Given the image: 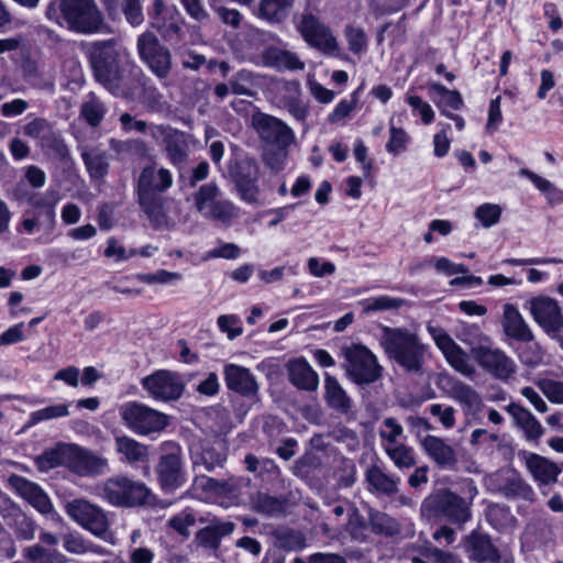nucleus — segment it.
Listing matches in <instances>:
<instances>
[{"instance_id":"f257e3e1","label":"nucleus","mask_w":563,"mask_h":563,"mask_svg":"<svg viewBox=\"0 0 563 563\" xmlns=\"http://www.w3.org/2000/svg\"><path fill=\"white\" fill-rule=\"evenodd\" d=\"M174 185L169 169L151 164L142 168L135 185V192L141 210L146 214L153 228H172L175 221L168 214V203L164 196Z\"/></svg>"},{"instance_id":"f03ea898","label":"nucleus","mask_w":563,"mask_h":563,"mask_svg":"<svg viewBox=\"0 0 563 563\" xmlns=\"http://www.w3.org/2000/svg\"><path fill=\"white\" fill-rule=\"evenodd\" d=\"M90 64L96 80L113 95L129 87L135 70L128 49L113 38L93 43Z\"/></svg>"},{"instance_id":"7ed1b4c3","label":"nucleus","mask_w":563,"mask_h":563,"mask_svg":"<svg viewBox=\"0 0 563 563\" xmlns=\"http://www.w3.org/2000/svg\"><path fill=\"white\" fill-rule=\"evenodd\" d=\"M379 344L386 355L406 373H423L427 345L422 343L417 332L407 328L383 327Z\"/></svg>"},{"instance_id":"20e7f679","label":"nucleus","mask_w":563,"mask_h":563,"mask_svg":"<svg viewBox=\"0 0 563 563\" xmlns=\"http://www.w3.org/2000/svg\"><path fill=\"white\" fill-rule=\"evenodd\" d=\"M477 488L473 481L467 483V497H462L449 488L438 489L423 499L421 516L427 519L445 518L460 527L472 518L473 499Z\"/></svg>"},{"instance_id":"39448f33","label":"nucleus","mask_w":563,"mask_h":563,"mask_svg":"<svg viewBox=\"0 0 563 563\" xmlns=\"http://www.w3.org/2000/svg\"><path fill=\"white\" fill-rule=\"evenodd\" d=\"M99 496L112 506L130 508L148 504L152 493L142 482L128 476H114L99 487Z\"/></svg>"},{"instance_id":"423d86ee","label":"nucleus","mask_w":563,"mask_h":563,"mask_svg":"<svg viewBox=\"0 0 563 563\" xmlns=\"http://www.w3.org/2000/svg\"><path fill=\"white\" fill-rule=\"evenodd\" d=\"M194 206L205 219L229 225L239 217V208L228 199L221 198L216 183L201 185L192 194Z\"/></svg>"},{"instance_id":"0eeeda50","label":"nucleus","mask_w":563,"mask_h":563,"mask_svg":"<svg viewBox=\"0 0 563 563\" xmlns=\"http://www.w3.org/2000/svg\"><path fill=\"white\" fill-rule=\"evenodd\" d=\"M345 358L346 376L357 385H369L383 375V366L372 351L363 344H351L341 349Z\"/></svg>"},{"instance_id":"6e6552de","label":"nucleus","mask_w":563,"mask_h":563,"mask_svg":"<svg viewBox=\"0 0 563 563\" xmlns=\"http://www.w3.org/2000/svg\"><path fill=\"white\" fill-rule=\"evenodd\" d=\"M60 200L57 190L33 192L27 198L29 209L20 225L27 234H33L41 228L52 231L56 224V206Z\"/></svg>"},{"instance_id":"1a4fd4ad","label":"nucleus","mask_w":563,"mask_h":563,"mask_svg":"<svg viewBox=\"0 0 563 563\" xmlns=\"http://www.w3.org/2000/svg\"><path fill=\"white\" fill-rule=\"evenodd\" d=\"M161 455L155 466L157 483L167 494L175 493L186 483V470L183 450L176 442L167 441L161 445Z\"/></svg>"},{"instance_id":"9d476101","label":"nucleus","mask_w":563,"mask_h":563,"mask_svg":"<svg viewBox=\"0 0 563 563\" xmlns=\"http://www.w3.org/2000/svg\"><path fill=\"white\" fill-rule=\"evenodd\" d=\"M59 11L67 27L76 33H96L103 23L102 12L95 0H60Z\"/></svg>"},{"instance_id":"9b49d317","label":"nucleus","mask_w":563,"mask_h":563,"mask_svg":"<svg viewBox=\"0 0 563 563\" xmlns=\"http://www.w3.org/2000/svg\"><path fill=\"white\" fill-rule=\"evenodd\" d=\"M123 423L140 435L163 431L168 424L167 415L137 401H129L120 407Z\"/></svg>"},{"instance_id":"f8f14e48","label":"nucleus","mask_w":563,"mask_h":563,"mask_svg":"<svg viewBox=\"0 0 563 563\" xmlns=\"http://www.w3.org/2000/svg\"><path fill=\"white\" fill-rule=\"evenodd\" d=\"M437 347L442 352L450 366L465 377L473 378L476 375V367L470 355L452 339L442 328L432 324L427 325Z\"/></svg>"},{"instance_id":"ddd939ff","label":"nucleus","mask_w":563,"mask_h":563,"mask_svg":"<svg viewBox=\"0 0 563 563\" xmlns=\"http://www.w3.org/2000/svg\"><path fill=\"white\" fill-rule=\"evenodd\" d=\"M66 514L93 536L103 538L109 530V520L104 510L90 501L76 498L65 504Z\"/></svg>"},{"instance_id":"4468645a","label":"nucleus","mask_w":563,"mask_h":563,"mask_svg":"<svg viewBox=\"0 0 563 563\" xmlns=\"http://www.w3.org/2000/svg\"><path fill=\"white\" fill-rule=\"evenodd\" d=\"M139 55L150 69L159 78H166L172 67L169 49L162 45L152 32H144L137 37Z\"/></svg>"},{"instance_id":"2eb2a0df","label":"nucleus","mask_w":563,"mask_h":563,"mask_svg":"<svg viewBox=\"0 0 563 563\" xmlns=\"http://www.w3.org/2000/svg\"><path fill=\"white\" fill-rule=\"evenodd\" d=\"M142 386L153 399L164 402L179 399L185 389L181 376L167 369H159L144 377Z\"/></svg>"},{"instance_id":"dca6fc26","label":"nucleus","mask_w":563,"mask_h":563,"mask_svg":"<svg viewBox=\"0 0 563 563\" xmlns=\"http://www.w3.org/2000/svg\"><path fill=\"white\" fill-rule=\"evenodd\" d=\"M252 123L260 139L269 146H289L295 141L292 130L273 115L256 113Z\"/></svg>"},{"instance_id":"f3484780","label":"nucleus","mask_w":563,"mask_h":563,"mask_svg":"<svg viewBox=\"0 0 563 563\" xmlns=\"http://www.w3.org/2000/svg\"><path fill=\"white\" fill-rule=\"evenodd\" d=\"M238 194L247 203L257 202L260 166L253 157L239 161L231 172Z\"/></svg>"},{"instance_id":"a211bd4d","label":"nucleus","mask_w":563,"mask_h":563,"mask_svg":"<svg viewBox=\"0 0 563 563\" xmlns=\"http://www.w3.org/2000/svg\"><path fill=\"white\" fill-rule=\"evenodd\" d=\"M488 487L507 499H519L532 503L534 492L532 487L512 471H500L489 476Z\"/></svg>"},{"instance_id":"6ab92c4d","label":"nucleus","mask_w":563,"mask_h":563,"mask_svg":"<svg viewBox=\"0 0 563 563\" xmlns=\"http://www.w3.org/2000/svg\"><path fill=\"white\" fill-rule=\"evenodd\" d=\"M297 27L310 46L322 51L324 54H333L336 51L338 42L331 30L313 14H302Z\"/></svg>"},{"instance_id":"aec40b11","label":"nucleus","mask_w":563,"mask_h":563,"mask_svg":"<svg viewBox=\"0 0 563 563\" xmlns=\"http://www.w3.org/2000/svg\"><path fill=\"white\" fill-rule=\"evenodd\" d=\"M478 366L493 376L495 379L508 382L517 371L515 361L499 347H493V344L474 357Z\"/></svg>"},{"instance_id":"412c9836","label":"nucleus","mask_w":563,"mask_h":563,"mask_svg":"<svg viewBox=\"0 0 563 563\" xmlns=\"http://www.w3.org/2000/svg\"><path fill=\"white\" fill-rule=\"evenodd\" d=\"M528 309L533 320L545 333L563 328V313L558 301L548 296H537L528 301Z\"/></svg>"},{"instance_id":"4be33fe9","label":"nucleus","mask_w":563,"mask_h":563,"mask_svg":"<svg viewBox=\"0 0 563 563\" xmlns=\"http://www.w3.org/2000/svg\"><path fill=\"white\" fill-rule=\"evenodd\" d=\"M107 465L106 459L76 444H68L66 467L71 472L81 476L97 475L101 474Z\"/></svg>"},{"instance_id":"5701e85b","label":"nucleus","mask_w":563,"mask_h":563,"mask_svg":"<svg viewBox=\"0 0 563 563\" xmlns=\"http://www.w3.org/2000/svg\"><path fill=\"white\" fill-rule=\"evenodd\" d=\"M227 387L244 397H255L260 386L246 367L236 364H227L223 368Z\"/></svg>"},{"instance_id":"b1692460","label":"nucleus","mask_w":563,"mask_h":563,"mask_svg":"<svg viewBox=\"0 0 563 563\" xmlns=\"http://www.w3.org/2000/svg\"><path fill=\"white\" fill-rule=\"evenodd\" d=\"M421 446L439 468L455 470L457 454L444 439L428 434L421 440Z\"/></svg>"},{"instance_id":"393cba45","label":"nucleus","mask_w":563,"mask_h":563,"mask_svg":"<svg viewBox=\"0 0 563 563\" xmlns=\"http://www.w3.org/2000/svg\"><path fill=\"white\" fill-rule=\"evenodd\" d=\"M504 333L516 341L530 343L534 335L520 311L512 303L503 306L500 320Z\"/></svg>"},{"instance_id":"a878e982","label":"nucleus","mask_w":563,"mask_h":563,"mask_svg":"<svg viewBox=\"0 0 563 563\" xmlns=\"http://www.w3.org/2000/svg\"><path fill=\"white\" fill-rule=\"evenodd\" d=\"M194 465H203L207 471L222 466L227 456L221 440L200 441L190 449Z\"/></svg>"},{"instance_id":"bb28decb","label":"nucleus","mask_w":563,"mask_h":563,"mask_svg":"<svg viewBox=\"0 0 563 563\" xmlns=\"http://www.w3.org/2000/svg\"><path fill=\"white\" fill-rule=\"evenodd\" d=\"M0 511L3 518H12L10 526L14 529L16 539L31 541L35 537V525L21 509L9 498L0 499Z\"/></svg>"},{"instance_id":"cd10ccee","label":"nucleus","mask_w":563,"mask_h":563,"mask_svg":"<svg viewBox=\"0 0 563 563\" xmlns=\"http://www.w3.org/2000/svg\"><path fill=\"white\" fill-rule=\"evenodd\" d=\"M467 551L470 559L476 563H499L500 553L493 544L489 536L473 531L467 537Z\"/></svg>"},{"instance_id":"c85d7f7f","label":"nucleus","mask_w":563,"mask_h":563,"mask_svg":"<svg viewBox=\"0 0 563 563\" xmlns=\"http://www.w3.org/2000/svg\"><path fill=\"white\" fill-rule=\"evenodd\" d=\"M286 368L289 382L298 389L307 391L317 390L319 386L318 374L305 358L290 360Z\"/></svg>"},{"instance_id":"c756f323","label":"nucleus","mask_w":563,"mask_h":563,"mask_svg":"<svg viewBox=\"0 0 563 563\" xmlns=\"http://www.w3.org/2000/svg\"><path fill=\"white\" fill-rule=\"evenodd\" d=\"M365 479L368 484V490L384 496H394L398 493L400 478L386 473L377 464H373L366 468Z\"/></svg>"},{"instance_id":"7c9ffc66","label":"nucleus","mask_w":563,"mask_h":563,"mask_svg":"<svg viewBox=\"0 0 563 563\" xmlns=\"http://www.w3.org/2000/svg\"><path fill=\"white\" fill-rule=\"evenodd\" d=\"M234 527L232 521L212 518L205 528L197 532L196 541L206 549L218 550L222 538L231 534Z\"/></svg>"},{"instance_id":"2f4dec72","label":"nucleus","mask_w":563,"mask_h":563,"mask_svg":"<svg viewBox=\"0 0 563 563\" xmlns=\"http://www.w3.org/2000/svg\"><path fill=\"white\" fill-rule=\"evenodd\" d=\"M506 410L515 420L516 426L523 431L527 440L537 441L541 438L543 428L528 409L511 402L506 407Z\"/></svg>"},{"instance_id":"473e14b6","label":"nucleus","mask_w":563,"mask_h":563,"mask_svg":"<svg viewBox=\"0 0 563 563\" xmlns=\"http://www.w3.org/2000/svg\"><path fill=\"white\" fill-rule=\"evenodd\" d=\"M262 58L265 66L277 70H302L305 68V63L296 53L277 47L265 49Z\"/></svg>"},{"instance_id":"72a5a7b5","label":"nucleus","mask_w":563,"mask_h":563,"mask_svg":"<svg viewBox=\"0 0 563 563\" xmlns=\"http://www.w3.org/2000/svg\"><path fill=\"white\" fill-rule=\"evenodd\" d=\"M294 2L295 0H260L255 14L263 21L278 24L286 20Z\"/></svg>"},{"instance_id":"f704fd0d","label":"nucleus","mask_w":563,"mask_h":563,"mask_svg":"<svg viewBox=\"0 0 563 563\" xmlns=\"http://www.w3.org/2000/svg\"><path fill=\"white\" fill-rule=\"evenodd\" d=\"M324 389V399L330 408L342 415L351 411L352 401L335 377L325 375Z\"/></svg>"},{"instance_id":"c9c22d12","label":"nucleus","mask_w":563,"mask_h":563,"mask_svg":"<svg viewBox=\"0 0 563 563\" xmlns=\"http://www.w3.org/2000/svg\"><path fill=\"white\" fill-rule=\"evenodd\" d=\"M527 467L533 478L543 485L555 483L561 472L555 463L538 454H531L527 459Z\"/></svg>"},{"instance_id":"e433bc0d","label":"nucleus","mask_w":563,"mask_h":563,"mask_svg":"<svg viewBox=\"0 0 563 563\" xmlns=\"http://www.w3.org/2000/svg\"><path fill=\"white\" fill-rule=\"evenodd\" d=\"M115 450L130 464L148 460L147 446L126 435L115 438Z\"/></svg>"},{"instance_id":"4c0bfd02","label":"nucleus","mask_w":563,"mask_h":563,"mask_svg":"<svg viewBox=\"0 0 563 563\" xmlns=\"http://www.w3.org/2000/svg\"><path fill=\"white\" fill-rule=\"evenodd\" d=\"M81 157L91 178L101 179L108 174L109 159L106 151L100 147H85Z\"/></svg>"},{"instance_id":"58836bf2","label":"nucleus","mask_w":563,"mask_h":563,"mask_svg":"<svg viewBox=\"0 0 563 563\" xmlns=\"http://www.w3.org/2000/svg\"><path fill=\"white\" fill-rule=\"evenodd\" d=\"M457 339L468 346L470 354L474 358L485 346L493 344L489 335L485 334L476 324H465L457 334Z\"/></svg>"},{"instance_id":"ea45409f","label":"nucleus","mask_w":563,"mask_h":563,"mask_svg":"<svg viewBox=\"0 0 563 563\" xmlns=\"http://www.w3.org/2000/svg\"><path fill=\"white\" fill-rule=\"evenodd\" d=\"M274 545L283 551H300L307 541L302 532L288 527H278L272 531Z\"/></svg>"},{"instance_id":"a19ab883","label":"nucleus","mask_w":563,"mask_h":563,"mask_svg":"<svg viewBox=\"0 0 563 563\" xmlns=\"http://www.w3.org/2000/svg\"><path fill=\"white\" fill-rule=\"evenodd\" d=\"M164 143L169 162L180 167L188 158V143L185 134L174 130Z\"/></svg>"},{"instance_id":"79ce46f5","label":"nucleus","mask_w":563,"mask_h":563,"mask_svg":"<svg viewBox=\"0 0 563 563\" xmlns=\"http://www.w3.org/2000/svg\"><path fill=\"white\" fill-rule=\"evenodd\" d=\"M384 452L398 470H409L417 463L413 448L404 443L384 444Z\"/></svg>"},{"instance_id":"37998d69","label":"nucleus","mask_w":563,"mask_h":563,"mask_svg":"<svg viewBox=\"0 0 563 563\" xmlns=\"http://www.w3.org/2000/svg\"><path fill=\"white\" fill-rule=\"evenodd\" d=\"M253 510L264 516H279L285 512L286 503L284 499L258 492L252 499Z\"/></svg>"},{"instance_id":"c03bdc74","label":"nucleus","mask_w":563,"mask_h":563,"mask_svg":"<svg viewBox=\"0 0 563 563\" xmlns=\"http://www.w3.org/2000/svg\"><path fill=\"white\" fill-rule=\"evenodd\" d=\"M450 396L470 410L478 409L482 405L479 394L470 385L457 380H451Z\"/></svg>"},{"instance_id":"a18cd8bd","label":"nucleus","mask_w":563,"mask_h":563,"mask_svg":"<svg viewBox=\"0 0 563 563\" xmlns=\"http://www.w3.org/2000/svg\"><path fill=\"white\" fill-rule=\"evenodd\" d=\"M368 522L372 531L376 534L394 537L401 531L400 525L395 518L375 509H369Z\"/></svg>"},{"instance_id":"49530a36","label":"nucleus","mask_w":563,"mask_h":563,"mask_svg":"<svg viewBox=\"0 0 563 563\" xmlns=\"http://www.w3.org/2000/svg\"><path fill=\"white\" fill-rule=\"evenodd\" d=\"M69 443H59L54 449L43 452L35 459V464L41 472L49 471L57 466H66Z\"/></svg>"},{"instance_id":"de8ad7c7","label":"nucleus","mask_w":563,"mask_h":563,"mask_svg":"<svg viewBox=\"0 0 563 563\" xmlns=\"http://www.w3.org/2000/svg\"><path fill=\"white\" fill-rule=\"evenodd\" d=\"M27 563H64L65 559L56 550H48L41 544L29 545L22 551Z\"/></svg>"},{"instance_id":"09e8293b","label":"nucleus","mask_w":563,"mask_h":563,"mask_svg":"<svg viewBox=\"0 0 563 563\" xmlns=\"http://www.w3.org/2000/svg\"><path fill=\"white\" fill-rule=\"evenodd\" d=\"M80 114L90 126H98L106 114V106L91 93L89 99L82 103Z\"/></svg>"},{"instance_id":"8fccbe9b","label":"nucleus","mask_w":563,"mask_h":563,"mask_svg":"<svg viewBox=\"0 0 563 563\" xmlns=\"http://www.w3.org/2000/svg\"><path fill=\"white\" fill-rule=\"evenodd\" d=\"M68 415H69L68 405H66V404L51 405L45 408H42V409L31 412L29 420H27V427H32L42 421L67 417Z\"/></svg>"},{"instance_id":"3c124183","label":"nucleus","mask_w":563,"mask_h":563,"mask_svg":"<svg viewBox=\"0 0 563 563\" xmlns=\"http://www.w3.org/2000/svg\"><path fill=\"white\" fill-rule=\"evenodd\" d=\"M40 145L45 151L52 153L54 157L60 162H67L70 158L67 145L65 144L60 133L55 130L47 135Z\"/></svg>"},{"instance_id":"603ef678","label":"nucleus","mask_w":563,"mask_h":563,"mask_svg":"<svg viewBox=\"0 0 563 563\" xmlns=\"http://www.w3.org/2000/svg\"><path fill=\"white\" fill-rule=\"evenodd\" d=\"M288 146H271L263 152L265 166L274 173L284 169L288 158Z\"/></svg>"},{"instance_id":"864d4df0","label":"nucleus","mask_w":563,"mask_h":563,"mask_svg":"<svg viewBox=\"0 0 563 563\" xmlns=\"http://www.w3.org/2000/svg\"><path fill=\"white\" fill-rule=\"evenodd\" d=\"M255 76L252 71L242 69L230 79V88L234 95L253 97L252 90Z\"/></svg>"},{"instance_id":"5fc2aeb1","label":"nucleus","mask_w":563,"mask_h":563,"mask_svg":"<svg viewBox=\"0 0 563 563\" xmlns=\"http://www.w3.org/2000/svg\"><path fill=\"white\" fill-rule=\"evenodd\" d=\"M345 529L351 538L355 541H364L367 538V525L357 508H350L349 520Z\"/></svg>"},{"instance_id":"6e6d98bb","label":"nucleus","mask_w":563,"mask_h":563,"mask_svg":"<svg viewBox=\"0 0 563 563\" xmlns=\"http://www.w3.org/2000/svg\"><path fill=\"white\" fill-rule=\"evenodd\" d=\"M53 131V125L46 119L40 117L32 118L22 126L25 136L38 140L40 143Z\"/></svg>"},{"instance_id":"4d7b16f0","label":"nucleus","mask_w":563,"mask_h":563,"mask_svg":"<svg viewBox=\"0 0 563 563\" xmlns=\"http://www.w3.org/2000/svg\"><path fill=\"white\" fill-rule=\"evenodd\" d=\"M63 545L69 553L84 554L87 552L101 553V548L93 545L91 542L85 540L81 536L76 533H67L64 536Z\"/></svg>"},{"instance_id":"13d9d810","label":"nucleus","mask_w":563,"mask_h":563,"mask_svg":"<svg viewBox=\"0 0 563 563\" xmlns=\"http://www.w3.org/2000/svg\"><path fill=\"white\" fill-rule=\"evenodd\" d=\"M434 103L439 108L441 114L451 117L450 111L460 110L463 107V99L457 90H448L442 97L434 98Z\"/></svg>"},{"instance_id":"bf43d9fd","label":"nucleus","mask_w":563,"mask_h":563,"mask_svg":"<svg viewBox=\"0 0 563 563\" xmlns=\"http://www.w3.org/2000/svg\"><path fill=\"white\" fill-rule=\"evenodd\" d=\"M389 134L386 150L393 155H398L406 150L409 136L404 129L395 126L394 118L390 119Z\"/></svg>"},{"instance_id":"052dcab7","label":"nucleus","mask_w":563,"mask_h":563,"mask_svg":"<svg viewBox=\"0 0 563 563\" xmlns=\"http://www.w3.org/2000/svg\"><path fill=\"white\" fill-rule=\"evenodd\" d=\"M109 147L121 158H123L128 154H143L146 151L144 142L140 140L121 141L117 139H111L109 141Z\"/></svg>"},{"instance_id":"680f3d73","label":"nucleus","mask_w":563,"mask_h":563,"mask_svg":"<svg viewBox=\"0 0 563 563\" xmlns=\"http://www.w3.org/2000/svg\"><path fill=\"white\" fill-rule=\"evenodd\" d=\"M404 302L405 300L401 298L379 296L364 301V312L368 313L372 311L397 310L404 305Z\"/></svg>"},{"instance_id":"e2e57ef3","label":"nucleus","mask_w":563,"mask_h":563,"mask_svg":"<svg viewBox=\"0 0 563 563\" xmlns=\"http://www.w3.org/2000/svg\"><path fill=\"white\" fill-rule=\"evenodd\" d=\"M344 34L349 44V49L354 54L363 53L367 47V35L362 27L347 25Z\"/></svg>"},{"instance_id":"0e129e2a","label":"nucleus","mask_w":563,"mask_h":563,"mask_svg":"<svg viewBox=\"0 0 563 563\" xmlns=\"http://www.w3.org/2000/svg\"><path fill=\"white\" fill-rule=\"evenodd\" d=\"M120 13H123L125 21L132 26H139L144 22L141 0H122Z\"/></svg>"},{"instance_id":"69168bd1","label":"nucleus","mask_w":563,"mask_h":563,"mask_svg":"<svg viewBox=\"0 0 563 563\" xmlns=\"http://www.w3.org/2000/svg\"><path fill=\"white\" fill-rule=\"evenodd\" d=\"M537 386L551 402L563 404V380L541 378Z\"/></svg>"},{"instance_id":"338daca9","label":"nucleus","mask_w":563,"mask_h":563,"mask_svg":"<svg viewBox=\"0 0 563 563\" xmlns=\"http://www.w3.org/2000/svg\"><path fill=\"white\" fill-rule=\"evenodd\" d=\"M382 427L378 434L382 441H385L386 444H396L399 443L397 440L404 433V428L400 423H398L396 418L387 417L383 420Z\"/></svg>"},{"instance_id":"774afa93","label":"nucleus","mask_w":563,"mask_h":563,"mask_svg":"<svg viewBox=\"0 0 563 563\" xmlns=\"http://www.w3.org/2000/svg\"><path fill=\"white\" fill-rule=\"evenodd\" d=\"M196 523V517L191 510H184L178 515L172 517L168 521L170 528L183 537L190 534V528Z\"/></svg>"}]
</instances>
